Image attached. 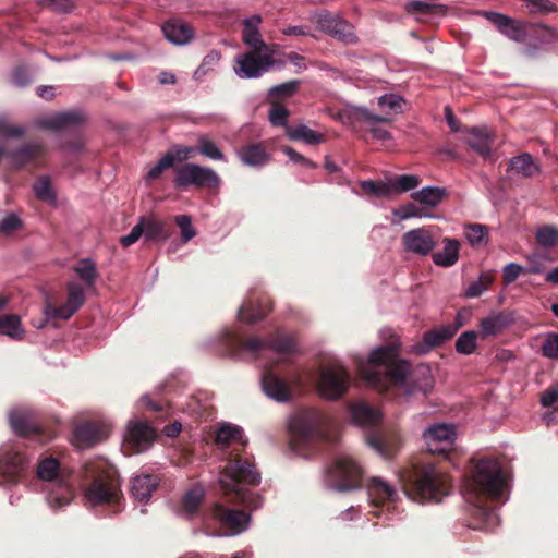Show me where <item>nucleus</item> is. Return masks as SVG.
I'll return each mask as SVG.
<instances>
[{"label":"nucleus","mask_w":558,"mask_h":558,"mask_svg":"<svg viewBox=\"0 0 558 558\" xmlns=\"http://www.w3.org/2000/svg\"><path fill=\"white\" fill-rule=\"evenodd\" d=\"M360 372L365 381L380 392L395 387L408 395L420 391L426 396L434 387L429 367L424 364L412 367L408 361L398 357V350L393 345L374 350L369 354L368 365Z\"/></svg>","instance_id":"f257e3e1"},{"label":"nucleus","mask_w":558,"mask_h":558,"mask_svg":"<svg viewBox=\"0 0 558 558\" xmlns=\"http://www.w3.org/2000/svg\"><path fill=\"white\" fill-rule=\"evenodd\" d=\"M505 487L501 464L494 458H482L464 478V494L476 521L472 529L486 530L497 520L495 509L488 501L498 500Z\"/></svg>","instance_id":"f03ea898"},{"label":"nucleus","mask_w":558,"mask_h":558,"mask_svg":"<svg viewBox=\"0 0 558 558\" xmlns=\"http://www.w3.org/2000/svg\"><path fill=\"white\" fill-rule=\"evenodd\" d=\"M399 480L404 494L420 504L440 502L451 492L449 475L430 461L417 460L403 468Z\"/></svg>","instance_id":"7ed1b4c3"},{"label":"nucleus","mask_w":558,"mask_h":558,"mask_svg":"<svg viewBox=\"0 0 558 558\" xmlns=\"http://www.w3.org/2000/svg\"><path fill=\"white\" fill-rule=\"evenodd\" d=\"M259 482L260 473L256 470L253 458L242 454L239 449H233L229 453L223 477L220 478L223 495L231 501L239 499L251 508H260L262 496L244 487V485L257 486Z\"/></svg>","instance_id":"20e7f679"},{"label":"nucleus","mask_w":558,"mask_h":558,"mask_svg":"<svg viewBox=\"0 0 558 558\" xmlns=\"http://www.w3.org/2000/svg\"><path fill=\"white\" fill-rule=\"evenodd\" d=\"M86 486L84 497L92 506L118 507L123 498L121 480L117 469L108 461L98 459L84 465Z\"/></svg>","instance_id":"39448f33"},{"label":"nucleus","mask_w":558,"mask_h":558,"mask_svg":"<svg viewBox=\"0 0 558 558\" xmlns=\"http://www.w3.org/2000/svg\"><path fill=\"white\" fill-rule=\"evenodd\" d=\"M221 344L225 348L226 354L232 356L242 351H250L257 354L265 349H270L281 354H291L295 352L296 349L293 337L281 331L270 333L266 339L257 337L243 339L240 335L227 330L221 337Z\"/></svg>","instance_id":"423d86ee"},{"label":"nucleus","mask_w":558,"mask_h":558,"mask_svg":"<svg viewBox=\"0 0 558 558\" xmlns=\"http://www.w3.org/2000/svg\"><path fill=\"white\" fill-rule=\"evenodd\" d=\"M226 504H215L213 515L228 535H238L245 531L251 521L248 511L255 510L239 499L231 501L225 496Z\"/></svg>","instance_id":"0eeeda50"},{"label":"nucleus","mask_w":558,"mask_h":558,"mask_svg":"<svg viewBox=\"0 0 558 558\" xmlns=\"http://www.w3.org/2000/svg\"><path fill=\"white\" fill-rule=\"evenodd\" d=\"M173 184L177 189L185 190L193 185L196 189H218L220 177L215 170L192 162H185L174 168Z\"/></svg>","instance_id":"6e6552de"},{"label":"nucleus","mask_w":558,"mask_h":558,"mask_svg":"<svg viewBox=\"0 0 558 558\" xmlns=\"http://www.w3.org/2000/svg\"><path fill=\"white\" fill-rule=\"evenodd\" d=\"M37 475L40 480L52 482L58 487V492H51L47 497L51 507L62 508L70 504L72 489L60 476V462L56 458L47 457L40 460L37 465Z\"/></svg>","instance_id":"1a4fd4ad"},{"label":"nucleus","mask_w":558,"mask_h":558,"mask_svg":"<svg viewBox=\"0 0 558 558\" xmlns=\"http://www.w3.org/2000/svg\"><path fill=\"white\" fill-rule=\"evenodd\" d=\"M350 374L340 363H331L320 371L318 388L327 399L337 400L348 390Z\"/></svg>","instance_id":"9d476101"},{"label":"nucleus","mask_w":558,"mask_h":558,"mask_svg":"<svg viewBox=\"0 0 558 558\" xmlns=\"http://www.w3.org/2000/svg\"><path fill=\"white\" fill-rule=\"evenodd\" d=\"M157 437L156 430L146 422L130 421L123 437L122 450L126 456L148 450Z\"/></svg>","instance_id":"9b49d317"},{"label":"nucleus","mask_w":558,"mask_h":558,"mask_svg":"<svg viewBox=\"0 0 558 558\" xmlns=\"http://www.w3.org/2000/svg\"><path fill=\"white\" fill-rule=\"evenodd\" d=\"M330 485L340 492L359 488L362 484V470L350 458H340L328 470Z\"/></svg>","instance_id":"f8f14e48"},{"label":"nucleus","mask_w":558,"mask_h":558,"mask_svg":"<svg viewBox=\"0 0 558 558\" xmlns=\"http://www.w3.org/2000/svg\"><path fill=\"white\" fill-rule=\"evenodd\" d=\"M316 24L319 31L345 45H354L359 41L354 26L347 20L331 12L323 11L318 13Z\"/></svg>","instance_id":"ddd939ff"},{"label":"nucleus","mask_w":558,"mask_h":558,"mask_svg":"<svg viewBox=\"0 0 558 558\" xmlns=\"http://www.w3.org/2000/svg\"><path fill=\"white\" fill-rule=\"evenodd\" d=\"M267 50H251L236 57L235 73L243 78H256L268 72L275 64Z\"/></svg>","instance_id":"4468645a"},{"label":"nucleus","mask_w":558,"mask_h":558,"mask_svg":"<svg viewBox=\"0 0 558 558\" xmlns=\"http://www.w3.org/2000/svg\"><path fill=\"white\" fill-rule=\"evenodd\" d=\"M423 437L432 454L447 458L453 448L456 429L450 424H435L424 432Z\"/></svg>","instance_id":"2eb2a0df"},{"label":"nucleus","mask_w":558,"mask_h":558,"mask_svg":"<svg viewBox=\"0 0 558 558\" xmlns=\"http://www.w3.org/2000/svg\"><path fill=\"white\" fill-rule=\"evenodd\" d=\"M46 153L47 148L41 142L33 141L21 145L16 149L9 150L8 160L10 167L15 171L27 167L37 168L41 165Z\"/></svg>","instance_id":"dca6fc26"},{"label":"nucleus","mask_w":558,"mask_h":558,"mask_svg":"<svg viewBox=\"0 0 558 558\" xmlns=\"http://www.w3.org/2000/svg\"><path fill=\"white\" fill-rule=\"evenodd\" d=\"M66 302L63 305L54 306L51 303L46 304L45 314L48 318L66 320L84 305L86 298L82 286L75 282H70L66 287Z\"/></svg>","instance_id":"f3484780"},{"label":"nucleus","mask_w":558,"mask_h":558,"mask_svg":"<svg viewBox=\"0 0 558 558\" xmlns=\"http://www.w3.org/2000/svg\"><path fill=\"white\" fill-rule=\"evenodd\" d=\"M28 458L17 449L4 450L0 456V475L7 483H17L26 473Z\"/></svg>","instance_id":"a211bd4d"},{"label":"nucleus","mask_w":558,"mask_h":558,"mask_svg":"<svg viewBox=\"0 0 558 558\" xmlns=\"http://www.w3.org/2000/svg\"><path fill=\"white\" fill-rule=\"evenodd\" d=\"M402 244L407 252L418 256H427L436 247V236L426 228H417L402 235Z\"/></svg>","instance_id":"6ab92c4d"},{"label":"nucleus","mask_w":558,"mask_h":558,"mask_svg":"<svg viewBox=\"0 0 558 558\" xmlns=\"http://www.w3.org/2000/svg\"><path fill=\"white\" fill-rule=\"evenodd\" d=\"M481 14L492 22L498 31L508 38L515 41H523L526 36L525 24L521 21L511 19L508 15L493 12L483 11Z\"/></svg>","instance_id":"aec40b11"},{"label":"nucleus","mask_w":558,"mask_h":558,"mask_svg":"<svg viewBox=\"0 0 558 558\" xmlns=\"http://www.w3.org/2000/svg\"><path fill=\"white\" fill-rule=\"evenodd\" d=\"M460 326V324H453L426 331L423 335V342L416 344L413 351L417 354H425L429 350L444 344L458 332Z\"/></svg>","instance_id":"412c9836"},{"label":"nucleus","mask_w":558,"mask_h":558,"mask_svg":"<svg viewBox=\"0 0 558 558\" xmlns=\"http://www.w3.org/2000/svg\"><path fill=\"white\" fill-rule=\"evenodd\" d=\"M272 311V303L267 296L246 300L238 311V318L246 324L264 319Z\"/></svg>","instance_id":"4be33fe9"},{"label":"nucleus","mask_w":558,"mask_h":558,"mask_svg":"<svg viewBox=\"0 0 558 558\" xmlns=\"http://www.w3.org/2000/svg\"><path fill=\"white\" fill-rule=\"evenodd\" d=\"M108 436L106 426L97 422H83L75 426L74 438L81 448L90 447L102 441Z\"/></svg>","instance_id":"5701e85b"},{"label":"nucleus","mask_w":558,"mask_h":558,"mask_svg":"<svg viewBox=\"0 0 558 558\" xmlns=\"http://www.w3.org/2000/svg\"><path fill=\"white\" fill-rule=\"evenodd\" d=\"M514 323L512 313L507 311L492 312L480 322L482 339L496 337Z\"/></svg>","instance_id":"b1692460"},{"label":"nucleus","mask_w":558,"mask_h":558,"mask_svg":"<svg viewBox=\"0 0 558 558\" xmlns=\"http://www.w3.org/2000/svg\"><path fill=\"white\" fill-rule=\"evenodd\" d=\"M262 386L264 392L278 402H287L291 399L290 386L269 368L264 371Z\"/></svg>","instance_id":"393cba45"},{"label":"nucleus","mask_w":558,"mask_h":558,"mask_svg":"<svg viewBox=\"0 0 558 558\" xmlns=\"http://www.w3.org/2000/svg\"><path fill=\"white\" fill-rule=\"evenodd\" d=\"M160 478L155 474H141L131 480L130 492L140 502L146 504L154 490L159 486Z\"/></svg>","instance_id":"a878e982"},{"label":"nucleus","mask_w":558,"mask_h":558,"mask_svg":"<svg viewBox=\"0 0 558 558\" xmlns=\"http://www.w3.org/2000/svg\"><path fill=\"white\" fill-rule=\"evenodd\" d=\"M83 120L84 117L80 111H64L39 119L37 125L45 130L59 131L68 126L78 125Z\"/></svg>","instance_id":"bb28decb"},{"label":"nucleus","mask_w":558,"mask_h":558,"mask_svg":"<svg viewBox=\"0 0 558 558\" xmlns=\"http://www.w3.org/2000/svg\"><path fill=\"white\" fill-rule=\"evenodd\" d=\"M260 23L262 16L258 14L243 21L242 40L252 50H268V45L263 40L259 32Z\"/></svg>","instance_id":"cd10ccee"},{"label":"nucleus","mask_w":558,"mask_h":558,"mask_svg":"<svg viewBox=\"0 0 558 558\" xmlns=\"http://www.w3.org/2000/svg\"><path fill=\"white\" fill-rule=\"evenodd\" d=\"M366 441L381 457L391 459L398 450V438L395 434H385L376 430L367 435Z\"/></svg>","instance_id":"c85d7f7f"},{"label":"nucleus","mask_w":558,"mask_h":558,"mask_svg":"<svg viewBox=\"0 0 558 558\" xmlns=\"http://www.w3.org/2000/svg\"><path fill=\"white\" fill-rule=\"evenodd\" d=\"M215 441L221 449L234 445V449H239V451H243L247 444L242 428L230 424H225L218 428Z\"/></svg>","instance_id":"c756f323"},{"label":"nucleus","mask_w":558,"mask_h":558,"mask_svg":"<svg viewBox=\"0 0 558 558\" xmlns=\"http://www.w3.org/2000/svg\"><path fill=\"white\" fill-rule=\"evenodd\" d=\"M144 225V238L147 242H165L171 235V226L154 217H141Z\"/></svg>","instance_id":"7c9ffc66"},{"label":"nucleus","mask_w":558,"mask_h":558,"mask_svg":"<svg viewBox=\"0 0 558 558\" xmlns=\"http://www.w3.org/2000/svg\"><path fill=\"white\" fill-rule=\"evenodd\" d=\"M10 424L21 437L41 439L43 428L21 412L15 411L10 414Z\"/></svg>","instance_id":"2f4dec72"},{"label":"nucleus","mask_w":558,"mask_h":558,"mask_svg":"<svg viewBox=\"0 0 558 558\" xmlns=\"http://www.w3.org/2000/svg\"><path fill=\"white\" fill-rule=\"evenodd\" d=\"M367 492L372 504L377 507L387 501H393L397 495L395 487L380 477L371 478L367 485Z\"/></svg>","instance_id":"473e14b6"},{"label":"nucleus","mask_w":558,"mask_h":558,"mask_svg":"<svg viewBox=\"0 0 558 558\" xmlns=\"http://www.w3.org/2000/svg\"><path fill=\"white\" fill-rule=\"evenodd\" d=\"M239 157L247 166L262 167L269 161L270 155L263 143H251L239 149Z\"/></svg>","instance_id":"72a5a7b5"},{"label":"nucleus","mask_w":558,"mask_h":558,"mask_svg":"<svg viewBox=\"0 0 558 558\" xmlns=\"http://www.w3.org/2000/svg\"><path fill=\"white\" fill-rule=\"evenodd\" d=\"M507 171H512L523 178H532L541 172V167L534 161L531 154L523 153L509 160Z\"/></svg>","instance_id":"f704fd0d"},{"label":"nucleus","mask_w":558,"mask_h":558,"mask_svg":"<svg viewBox=\"0 0 558 558\" xmlns=\"http://www.w3.org/2000/svg\"><path fill=\"white\" fill-rule=\"evenodd\" d=\"M493 140L485 129L472 128L470 130V137L468 145L484 158L492 156Z\"/></svg>","instance_id":"c9c22d12"},{"label":"nucleus","mask_w":558,"mask_h":558,"mask_svg":"<svg viewBox=\"0 0 558 558\" xmlns=\"http://www.w3.org/2000/svg\"><path fill=\"white\" fill-rule=\"evenodd\" d=\"M351 412L353 420L360 425L376 427L381 420L380 412L366 403L353 405Z\"/></svg>","instance_id":"e433bc0d"},{"label":"nucleus","mask_w":558,"mask_h":558,"mask_svg":"<svg viewBox=\"0 0 558 558\" xmlns=\"http://www.w3.org/2000/svg\"><path fill=\"white\" fill-rule=\"evenodd\" d=\"M162 32L169 41L178 45L187 43L193 36L192 28L182 23L167 22L162 26Z\"/></svg>","instance_id":"4c0bfd02"},{"label":"nucleus","mask_w":558,"mask_h":558,"mask_svg":"<svg viewBox=\"0 0 558 558\" xmlns=\"http://www.w3.org/2000/svg\"><path fill=\"white\" fill-rule=\"evenodd\" d=\"M446 245L442 252L433 254V260L436 265L450 267L454 265L459 258V242L457 240L445 239Z\"/></svg>","instance_id":"58836bf2"},{"label":"nucleus","mask_w":558,"mask_h":558,"mask_svg":"<svg viewBox=\"0 0 558 558\" xmlns=\"http://www.w3.org/2000/svg\"><path fill=\"white\" fill-rule=\"evenodd\" d=\"M80 279L85 283L87 290H94L95 283L98 278V271L96 264L89 259H81L78 264L73 268Z\"/></svg>","instance_id":"ea45409f"},{"label":"nucleus","mask_w":558,"mask_h":558,"mask_svg":"<svg viewBox=\"0 0 558 558\" xmlns=\"http://www.w3.org/2000/svg\"><path fill=\"white\" fill-rule=\"evenodd\" d=\"M318 420L316 414L306 413L296 417L291 424L290 429L301 438H308L316 428Z\"/></svg>","instance_id":"a19ab883"},{"label":"nucleus","mask_w":558,"mask_h":558,"mask_svg":"<svg viewBox=\"0 0 558 558\" xmlns=\"http://www.w3.org/2000/svg\"><path fill=\"white\" fill-rule=\"evenodd\" d=\"M0 333L9 336L12 339L20 340L24 335L21 326L20 316L16 314H5L0 316Z\"/></svg>","instance_id":"79ce46f5"},{"label":"nucleus","mask_w":558,"mask_h":558,"mask_svg":"<svg viewBox=\"0 0 558 558\" xmlns=\"http://www.w3.org/2000/svg\"><path fill=\"white\" fill-rule=\"evenodd\" d=\"M301 85L299 80H291L282 84H278L269 88L267 94V101L274 102L280 101L281 99L290 98L293 96Z\"/></svg>","instance_id":"37998d69"},{"label":"nucleus","mask_w":558,"mask_h":558,"mask_svg":"<svg viewBox=\"0 0 558 558\" xmlns=\"http://www.w3.org/2000/svg\"><path fill=\"white\" fill-rule=\"evenodd\" d=\"M287 136L292 141H303L306 144H318L323 142L324 136L304 124L295 128L287 126Z\"/></svg>","instance_id":"c03bdc74"},{"label":"nucleus","mask_w":558,"mask_h":558,"mask_svg":"<svg viewBox=\"0 0 558 558\" xmlns=\"http://www.w3.org/2000/svg\"><path fill=\"white\" fill-rule=\"evenodd\" d=\"M444 195L445 191L442 189L426 186L417 192L412 193L411 197L421 204L435 207L442 201Z\"/></svg>","instance_id":"a18cd8bd"},{"label":"nucleus","mask_w":558,"mask_h":558,"mask_svg":"<svg viewBox=\"0 0 558 558\" xmlns=\"http://www.w3.org/2000/svg\"><path fill=\"white\" fill-rule=\"evenodd\" d=\"M405 10L411 14H446L447 7L438 3H426L413 0L405 4Z\"/></svg>","instance_id":"49530a36"},{"label":"nucleus","mask_w":558,"mask_h":558,"mask_svg":"<svg viewBox=\"0 0 558 558\" xmlns=\"http://www.w3.org/2000/svg\"><path fill=\"white\" fill-rule=\"evenodd\" d=\"M495 281V274L493 271L482 272L476 281L470 283L464 292L466 298H477L482 295Z\"/></svg>","instance_id":"de8ad7c7"},{"label":"nucleus","mask_w":558,"mask_h":558,"mask_svg":"<svg viewBox=\"0 0 558 558\" xmlns=\"http://www.w3.org/2000/svg\"><path fill=\"white\" fill-rule=\"evenodd\" d=\"M34 193L36 197L46 203L56 202V193L51 186L50 179L48 177H40L34 183Z\"/></svg>","instance_id":"09e8293b"},{"label":"nucleus","mask_w":558,"mask_h":558,"mask_svg":"<svg viewBox=\"0 0 558 558\" xmlns=\"http://www.w3.org/2000/svg\"><path fill=\"white\" fill-rule=\"evenodd\" d=\"M477 332L468 330L462 332L456 341V350L461 354H472L476 348Z\"/></svg>","instance_id":"8fccbe9b"},{"label":"nucleus","mask_w":558,"mask_h":558,"mask_svg":"<svg viewBox=\"0 0 558 558\" xmlns=\"http://www.w3.org/2000/svg\"><path fill=\"white\" fill-rule=\"evenodd\" d=\"M269 121L274 126H284L287 130L288 125V117L290 116V111L280 102L275 101L269 102Z\"/></svg>","instance_id":"3c124183"},{"label":"nucleus","mask_w":558,"mask_h":558,"mask_svg":"<svg viewBox=\"0 0 558 558\" xmlns=\"http://www.w3.org/2000/svg\"><path fill=\"white\" fill-rule=\"evenodd\" d=\"M421 183V179L414 174H402L397 177L392 183L391 192L395 191L397 193L408 192L417 187Z\"/></svg>","instance_id":"603ef678"},{"label":"nucleus","mask_w":558,"mask_h":558,"mask_svg":"<svg viewBox=\"0 0 558 558\" xmlns=\"http://www.w3.org/2000/svg\"><path fill=\"white\" fill-rule=\"evenodd\" d=\"M536 242L544 247L558 246V229L551 226H544L537 230Z\"/></svg>","instance_id":"864d4df0"},{"label":"nucleus","mask_w":558,"mask_h":558,"mask_svg":"<svg viewBox=\"0 0 558 558\" xmlns=\"http://www.w3.org/2000/svg\"><path fill=\"white\" fill-rule=\"evenodd\" d=\"M465 236L471 245H483L488 241V229L482 225H470L466 227Z\"/></svg>","instance_id":"5fc2aeb1"},{"label":"nucleus","mask_w":558,"mask_h":558,"mask_svg":"<svg viewBox=\"0 0 558 558\" xmlns=\"http://www.w3.org/2000/svg\"><path fill=\"white\" fill-rule=\"evenodd\" d=\"M361 189L368 195L388 197L391 194V186L383 181H362Z\"/></svg>","instance_id":"6e6d98bb"},{"label":"nucleus","mask_w":558,"mask_h":558,"mask_svg":"<svg viewBox=\"0 0 558 558\" xmlns=\"http://www.w3.org/2000/svg\"><path fill=\"white\" fill-rule=\"evenodd\" d=\"M174 222L180 228L181 240L183 243L189 242L196 235V231L192 226V219L189 215H177Z\"/></svg>","instance_id":"4d7b16f0"},{"label":"nucleus","mask_w":558,"mask_h":558,"mask_svg":"<svg viewBox=\"0 0 558 558\" xmlns=\"http://www.w3.org/2000/svg\"><path fill=\"white\" fill-rule=\"evenodd\" d=\"M203 499V493L198 488H193L189 490L183 499H182V506L183 508L191 514L196 513L199 505Z\"/></svg>","instance_id":"13d9d810"},{"label":"nucleus","mask_w":558,"mask_h":558,"mask_svg":"<svg viewBox=\"0 0 558 558\" xmlns=\"http://www.w3.org/2000/svg\"><path fill=\"white\" fill-rule=\"evenodd\" d=\"M198 151L202 155L213 160H225L223 153L217 147V145L213 141L207 140L205 137H201L198 140Z\"/></svg>","instance_id":"bf43d9fd"},{"label":"nucleus","mask_w":558,"mask_h":558,"mask_svg":"<svg viewBox=\"0 0 558 558\" xmlns=\"http://www.w3.org/2000/svg\"><path fill=\"white\" fill-rule=\"evenodd\" d=\"M531 14H547L556 12L557 5L549 0H524Z\"/></svg>","instance_id":"052dcab7"},{"label":"nucleus","mask_w":558,"mask_h":558,"mask_svg":"<svg viewBox=\"0 0 558 558\" xmlns=\"http://www.w3.org/2000/svg\"><path fill=\"white\" fill-rule=\"evenodd\" d=\"M403 102L404 101L401 97L392 94L384 95L378 98L379 107L388 112H401Z\"/></svg>","instance_id":"680f3d73"},{"label":"nucleus","mask_w":558,"mask_h":558,"mask_svg":"<svg viewBox=\"0 0 558 558\" xmlns=\"http://www.w3.org/2000/svg\"><path fill=\"white\" fill-rule=\"evenodd\" d=\"M22 227L23 221L14 213L8 215L0 221V232L5 235H9L14 231L20 230Z\"/></svg>","instance_id":"e2e57ef3"},{"label":"nucleus","mask_w":558,"mask_h":558,"mask_svg":"<svg viewBox=\"0 0 558 558\" xmlns=\"http://www.w3.org/2000/svg\"><path fill=\"white\" fill-rule=\"evenodd\" d=\"M171 167H173L172 151H168L162 158H160V160L157 162V165L154 166L148 171L147 178L149 180H156V179L160 178V175L162 174V172L166 169L171 168Z\"/></svg>","instance_id":"0e129e2a"},{"label":"nucleus","mask_w":558,"mask_h":558,"mask_svg":"<svg viewBox=\"0 0 558 558\" xmlns=\"http://www.w3.org/2000/svg\"><path fill=\"white\" fill-rule=\"evenodd\" d=\"M352 117L357 121H366L372 123H387L391 120L384 116L369 112L366 108H356L352 111Z\"/></svg>","instance_id":"69168bd1"},{"label":"nucleus","mask_w":558,"mask_h":558,"mask_svg":"<svg viewBox=\"0 0 558 558\" xmlns=\"http://www.w3.org/2000/svg\"><path fill=\"white\" fill-rule=\"evenodd\" d=\"M543 355L549 359H558V333H549L542 344Z\"/></svg>","instance_id":"338daca9"},{"label":"nucleus","mask_w":558,"mask_h":558,"mask_svg":"<svg viewBox=\"0 0 558 558\" xmlns=\"http://www.w3.org/2000/svg\"><path fill=\"white\" fill-rule=\"evenodd\" d=\"M541 404L558 412V386H550L541 396Z\"/></svg>","instance_id":"774afa93"}]
</instances>
